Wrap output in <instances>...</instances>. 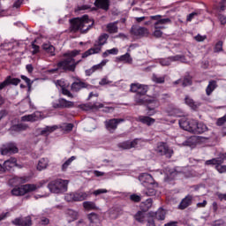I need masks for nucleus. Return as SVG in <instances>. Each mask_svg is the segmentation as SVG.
Instances as JSON below:
<instances>
[{"label": "nucleus", "instance_id": "58", "mask_svg": "<svg viewBox=\"0 0 226 226\" xmlns=\"http://www.w3.org/2000/svg\"><path fill=\"white\" fill-rule=\"evenodd\" d=\"M154 218L155 217L149 215L147 226H156V224H154Z\"/></svg>", "mask_w": 226, "mask_h": 226}, {"label": "nucleus", "instance_id": "26", "mask_svg": "<svg viewBox=\"0 0 226 226\" xmlns=\"http://www.w3.org/2000/svg\"><path fill=\"white\" fill-rule=\"evenodd\" d=\"M40 119V117L36 115V113H33L31 115H26L21 117V121L29 122V123H36Z\"/></svg>", "mask_w": 226, "mask_h": 226}, {"label": "nucleus", "instance_id": "31", "mask_svg": "<svg viewBox=\"0 0 226 226\" xmlns=\"http://www.w3.org/2000/svg\"><path fill=\"white\" fill-rule=\"evenodd\" d=\"M56 130H57V125L46 126L42 131H41V135L48 136L52 133V132H56Z\"/></svg>", "mask_w": 226, "mask_h": 226}, {"label": "nucleus", "instance_id": "19", "mask_svg": "<svg viewBox=\"0 0 226 226\" xmlns=\"http://www.w3.org/2000/svg\"><path fill=\"white\" fill-rule=\"evenodd\" d=\"M131 33L134 34V36H147L149 34V30L146 27H132Z\"/></svg>", "mask_w": 226, "mask_h": 226}, {"label": "nucleus", "instance_id": "8", "mask_svg": "<svg viewBox=\"0 0 226 226\" xmlns=\"http://www.w3.org/2000/svg\"><path fill=\"white\" fill-rule=\"evenodd\" d=\"M0 153L4 156L16 154V153H19V147H17L15 143H6L0 148Z\"/></svg>", "mask_w": 226, "mask_h": 226}, {"label": "nucleus", "instance_id": "4", "mask_svg": "<svg viewBox=\"0 0 226 226\" xmlns=\"http://www.w3.org/2000/svg\"><path fill=\"white\" fill-rule=\"evenodd\" d=\"M45 185V181L41 182V185H36L34 184H26L21 186H16L11 191V195H14V197H22L26 195V193H31V192H36L38 188L41 186H43Z\"/></svg>", "mask_w": 226, "mask_h": 226}, {"label": "nucleus", "instance_id": "51", "mask_svg": "<svg viewBox=\"0 0 226 226\" xmlns=\"http://www.w3.org/2000/svg\"><path fill=\"white\" fill-rule=\"evenodd\" d=\"M88 108L93 110V109H96L98 110V109H103V103H99V104H96V103H94V104H88Z\"/></svg>", "mask_w": 226, "mask_h": 226}, {"label": "nucleus", "instance_id": "56", "mask_svg": "<svg viewBox=\"0 0 226 226\" xmlns=\"http://www.w3.org/2000/svg\"><path fill=\"white\" fill-rule=\"evenodd\" d=\"M153 34L155 38H162V36H163V32L160 29H154Z\"/></svg>", "mask_w": 226, "mask_h": 226}, {"label": "nucleus", "instance_id": "61", "mask_svg": "<svg viewBox=\"0 0 226 226\" xmlns=\"http://www.w3.org/2000/svg\"><path fill=\"white\" fill-rule=\"evenodd\" d=\"M197 15H199L197 12H192L190 13L187 18H186V21L187 22H192V20H193L194 17H197Z\"/></svg>", "mask_w": 226, "mask_h": 226}, {"label": "nucleus", "instance_id": "63", "mask_svg": "<svg viewBox=\"0 0 226 226\" xmlns=\"http://www.w3.org/2000/svg\"><path fill=\"white\" fill-rule=\"evenodd\" d=\"M219 20L222 26H225L226 24V17L224 15H219Z\"/></svg>", "mask_w": 226, "mask_h": 226}, {"label": "nucleus", "instance_id": "50", "mask_svg": "<svg viewBox=\"0 0 226 226\" xmlns=\"http://www.w3.org/2000/svg\"><path fill=\"white\" fill-rule=\"evenodd\" d=\"M215 52H222L223 50V41H219L215 47Z\"/></svg>", "mask_w": 226, "mask_h": 226}, {"label": "nucleus", "instance_id": "32", "mask_svg": "<svg viewBox=\"0 0 226 226\" xmlns=\"http://www.w3.org/2000/svg\"><path fill=\"white\" fill-rule=\"evenodd\" d=\"M83 207H84V209H87V211L98 209V207H96V203H94V201L83 202Z\"/></svg>", "mask_w": 226, "mask_h": 226}, {"label": "nucleus", "instance_id": "54", "mask_svg": "<svg viewBox=\"0 0 226 226\" xmlns=\"http://www.w3.org/2000/svg\"><path fill=\"white\" fill-rule=\"evenodd\" d=\"M62 94H64V96H68L69 98H73L72 92L65 87H62Z\"/></svg>", "mask_w": 226, "mask_h": 226}, {"label": "nucleus", "instance_id": "23", "mask_svg": "<svg viewBox=\"0 0 226 226\" xmlns=\"http://www.w3.org/2000/svg\"><path fill=\"white\" fill-rule=\"evenodd\" d=\"M27 128H29V125H27L26 124H13L12 126H11V128L9 129V132H15L19 133V132H26V130H27Z\"/></svg>", "mask_w": 226, "mask_h": 226}, {"label": "nucleus", "instance_id": "29", "mask_svg": "<svg viewBox=\"0 0 226 226\" xmlns=\"http://www.w3.org/2000/svg\"><path fill=\"white\" fill-rule=\"evenodd\" d=\"M149 216L155 217L157 220H165V211L163 209L157 212H150Z\"/></svg>", "mask_w": 226, "mask_h": 226}, {"label": "nucleus", "instance_id": "39", "mask_svg": "<svg viewBox=\"0 0 226 226\" xmlns=\"http://www.w3.org/2000/svg\"><path fill=\"white\" fill-rule=\"evenodd\" d=\"M119 60H120V61H123L124 63H127L128 64H132V61H133V60L132 59V56H130V53H126V54L121 56L119 57Z\"/></svg>", "mask_w": 226, "mask_h": 226}, {"label": "nucleus", "instance_id": "43", "mask_svg": "<svg viewBox=\"0 0 226 226\" xmlns=\"http://www.w3.org/2000/svg\"><path fill=\"white\" fill-rule=\"evenodd\" d=\"M183 87H186L187 86H192V77L190 75H186L184 78L182 82Z\"/></svg>", "mask_w": 226, "mask_h": 226}, {"label": "nucleus", "instance_id": "15", "mask_svg": "<svg viewBox=\"0 0 226 226\" xmlns=\"http://www.w3.org/2000/svg\"><path fill=\"white\" fill-rule=\"evenodd\" d=\"M195 120H188L186 118H181L178 122L180 128L185 130V132H190L192 133V130L193 128L192 124Z\"/></svg>", "mask_w": 226, "mask_h": 226}, {"label": "nucleus", "instance_id": "47", "mask_svg": "<svg viewBox=\"0 0 226 226\" xmlns=\"http://www.w3.org/2000/svg\"><path fill=\"white\" fill-rule=\"evenodd\" d=\"M139 87H140V84H139V83H132V84L131 85V89H130V91H131L132 93H136V94H137V93L139 92Z\"/></svg>", "mask_w": 226, "mask_h": 226}, {"label": "nucleus", "instance_id": "45", "mask_svg": "<svg viewBox=\"0 0 226 226\" xmlns=\"http://www.w3.org/2000/svg\"><path fill=\"white\" fill-rule=\"evenodd\" d=\"M217 162V165H222L225 160H226V154H220L218 157L215 158Z\"/></svg>", "mask_w": 226, "mask_h": 226}, {"label": "nucleus", "instance_id": "12", "mask_svg": "<svg viewBox=\"0 0 226 226\" xmlns=\"http://www.w3.org/2000/svg\"><path fill=\"white\" fill-rule=\"evenodd\" d=\"M192 125V129L191 131V133L199 135L200 133H204L205 132H207V126L203 123H199L198 121L194 120Z\"/></svg>", "mask_w": 226, "mask_h": 226}, {"label": "nucleus", "instance_id": "27", "mask_svg": "<svg viewBox=\"0 0 226 226\" xmlns=\"http://www.w3.org/2000/svg\"><path fill=\"white\" fill-rule=\"evenodd\" d=\"M216 87H218V84L216 83V80H210L206 88L207 95L211 96L213 91H215Z\"/></svg>", "mask_w": 226, "mask_h": 226}, {"label": "nucleus", "instance_id": "30", "mask_svg": "<svg viewBox=\"0 0 226 226\" xmlns=\"http://www.w3.org/2000/svg\"><path fill=\"white\" fill-rule=\"evenodd\" d=\"M49 167V160L46 158H41L39 160L37 164V170H45Z\"/></svg>", "mask_w": 226, "mask_h": 226}, {"label": "nucleus", "instance_id": "52", "mask_svg": "<svg viewBox=\"0 0 226 226\" xmlns=\"http://www.w3.org/2000/svg\"><path fill=\"white\" fill-rule=\"evenodd\" d=\"M34 43H36V41L32 42V48L34 49V50L32 51V54L34 56V54H38L40 52V46H38Z\"/></svg>", "mask_w": 226, "mask_h": 226}, {"label": "nucleus", "instance_id": "35", "mask_svg": "<svg viewBox=\"0 0 226 226\" xmlns=\"http://www.w3.org/2000/svg\"><path fill=\"white\" fill-rule=\"evenodd\" d=\"M66 215L72 218V222H75V220H79V212L74 211L73 209H67Z\"/></svg>", "mask_w": 226, "mask_h": 226}, {"label": "nucleus", "instance_id": "33", "mask_svg": "<svg viewBox=\"0 0 226 226\" xmlns=\"http://www.w3.org/2000/svg\"><path fill=\"white\" fill-rule=\"evenodd\" d=\"M42 49L45 50V52L50 54V56H56V48L54 46L50 44H43Z\"/></svg>", "mask_w": 226, "mask_h": 226}, {"label": "nucleus", "instance_id": "37", "mask_svg": "<svg viewBox=\"0 0 226 226\" xmlns=\"http://www.w3.org/2000/svg\"><path fill=\"white\" fill-rule=\"evenodd\" d=\"M74 160H77V157L72 156L71 158L64 162V163L62 165L63 172H66V169H68V167L72 165V162H73Z\"/></svg>", "mask_w": 226, "mask_h": 226}, {"label": "nucleus", "instance_id": "34", "mask_svg": "<svg viewBox=\"0 0 226 226\" xmlns=\"http://www.w3.org/2000/svg\"><path fill=\"white\" fill-rule=\"evenodd\" d=\"M107 29H108V33H109L110 34H114L116 33H117L118 31V27L117 23H109L107 25Z\"/></svg>", "mask_w": 226, "mask_h": 226}, {"label": "nucleus", "instance_id": "38", "mask_svg": "<svg viewBox=\"0 0 226 226\" xmlns=\"http://www.w3.org/2000/svg\"><path fill=\"white\" fill-rule=\"evenodd\" d=\"M152 80L155 84H165V76L158 77L156 74H153Z\"/></svg>", "mask_w": 226, "mask_h": 226}, {"label": "nucleus", "instance_id": "60", "mask_svg": "<svg viewBox=\"0 0 226 226\" xmlns=\"http://www.w3.org/2000/svg\"><path fill=\"white\" fill-rule=\"evenodd\" d=\"M40 223L41 225H49V223H50V220L47 217H41Z\"/></svg>", "mask_w": 226, "mask_h": 226}, {"label": "nucleus", "instance_id": "1", "mask_svg": "<svg viewBox=\"0 0 226 226\" xmlns=\"http://www.w3.org/2000/svg\"><path fill=\"white\" fill-rule=\"evenodd\" d=\"M70 24L72 33H77L79 31L81 34H86V33L94 26V19H89V16L85 14L81 18L70 19Z\"/></svg>", "mask_w": 226, "mask_h": 226}, {"label": "nucleus", "instance_id": "7", "mask_svg": "<svg viewBox=\"0 0 226 226\" xmlns=\"http://www.w3.org/2000/svg\"><path fill=\"white\" fill-rule=\"evenodd\" d=\"M156 154L161 156H166V158H172V154H174V150L169 147V145L165 142L157 143V147L155 149Z\"/></svg>", "mask_w": 226, "mask_h": 226}, {"label": "nucleus", "instance_id": "16", "mask_svg": "<svg viewBox=\"0 0 226 226\" xmlns=\"http://www.w3.org/2000/svg\"><path fill=\"white\" fill-rule=\"evenodd\" d=\"M139 144V139H134L132 141L126 140L117 144V147L120 149H132L133 147H137Z\"/></svg>", "mask_w": 226, "mask_h": 226}, {"label": "nucleus", "instance_id": "36", "mask_svg": "<svg viewBox=\"0 0 226 226\" xmlns=\"http://www.w3.org/2000/svg\"><path fill=\"white\" fill-rule=\"evenodd\" d=\"M6 80H8V86L11 85V86H19V84H20V79L19 78H12L11 76H8L6 79Z\"/></svg>", "mask_w": 226, "mask_h": 226}, {"label": "nucleus", "instance_id": "11", "mask_svg": "<svg viewBox=\"0 0 226 226\" xmlns=\"http://www.w3.org/2000/svg\"><path fill=\"white\" fill-rule=\"evenodd\" d=\"M72 107H75V103L64 98L58 99V102H53V109H72Z\"/></svg>", "mask_w": 226, "mask_h": 226}, {"label": "nucleus", "instance_id": "48", "mask_svg": "<svg viewBox=\"0 0 226 226\" xmlns=\"http://www.w3.org/2000/svg\"><path fill=\"white\" fill-rule=\"evenodd\" d=\"M20 79H22V80H24L26 82V84L27 85L28 89H31V86H33V82L31 81V79L29 78H27L26 76L21 75Z\"/></svg>", "mask_w": 226, "mask_h": 226}, {"label": "nucleus", "instance_id": "9", "mask_svg": "<svg viewBox=\"0 0 226 226\" xmlns=\"http://www.w3.org/2000/svg\"><path fill=\"white\" fill-rule=\"evenodd\" d=\"M135 105H151V103H156L158 100L154 97H147L145 95H141L140 94H136L134 96Z\"/></svg>", "mask_w": 226, "mask_h": 226}, {"label": "nucleus", "instance_id": "55", "mask_svg": "<svg viewBox=\"0 0 226 226\" xmlns=\"http://www.w3.org/2000/svg\"><path fill=\"white\" fill-rule=\"evenodd\" d=\"M215 169L217 171H219L220 174H223V172H226V165L218 164L215 166Z\"/></svg>", "mask_w": 226, "mask_h": 226}, {"label": "nucleus", "instance_id": "53", "mask_svg": "<svg viewBox=\"0 0 226 226\" xmlns=\"http://www.w3.org/2000/svg\"><path fill=\"white\" fill-rule=\"evenodd\" d=\"M225 123H226V115H224L221 118H218L216 124H217V126H223V124H225Z\"/></svg>", "mask_w": 226, "mask_h": 226}, {"label": "nucleus", "instance_id": "10", "mask_svg": "<svg viewBox=\"0 0 226 226\" xmlns=\"http://www.w3.org/2000/svg\"><path fill=\"white\" fill-rule=\"evenodd\" d=\"M121 123H124V118H112L105 122V126L108 132L114 133Z\"/></svg>", "mask_w": 226, "mask_h": 226}, {"label": "nucleus", "instance_id": "20", "mask_svg": "<svg viewBox=\"0 0 226 226\" xmlns=\"http://www.w3.org/2000/svg\"><path fill=\"white\" fill-rule=\"evenodd\" d=\"M2 167H4V172H6V170H10V169H13V167H17V158L11 157L4 162Z\"/></svg>", "mask_w": 226, "mask_h": 226}, {"label": "nucleus", "instance_id": "46", "mask_svg": "<svg viewBox=\"0 0 226 226\" xmlns=\"http://www.w3.org/2000/svg\"><path fill=\"white\" fill-rule=\"evenodd\" d=\"M169 61H185V56L184 55H177V56H170L169 58Z\"/></svg>", "mask_w": 226, "mask_h": 226}, {"label": "nucleus", "instance_id": "62", "mask_svg": "<svg viewBox=\"0 0 226 226\" xmlns=\"http://www.w3.org/2000/svg\"><path fill=\"white\" fill-rule=\"evenodd\" d=\"M64 130V132H72L73 130V124H66Z\"/></svg>", "mask_w": 226, "mask_h": 226}, {"label": "nucleus", "instance_id": "6", "mask_svg": "<svg viewBox=\"0 0 226 226\" xmlns=\"http://www.w3.org/2000/svg\"><path fill=\"white\" fill-rule=\"evenodd\" d=\"M107 40H109V34H102L99 36L98 44H94V48H91L85 51L81 56L82 59L89 57V56H93V54H100V52H102V47L107 43Z\"/></svg>", "mask_w": 226, "mask_h": 226}, {"label": "nucleus", "instance_id": "13", "mask_svg": "<svg viewBox=\"0 0 226 226\" xmlns=\"http://www.w3.org/2000/svg\"><path fill=\"white\" fill-rule=\"evenodd\" d=\"M89 87H93V86L84 81H80V79H78V81H75L71 85V91H73L74 93H79L80 89H86Z\"/></svg>", "mask_w": 226, "mask_h": 226}, {"label": "nucleus", "instance_id": "17", "mask_svg": "<svg viewBox=\"0 0 226 226\" xmlns=\"http://www.w3.org/2000/svg\"><path fill=\"white\" fill-rule=\"evenodd\" d=\"M95 8L109 11L110 10V0H95L94 3Z\"/></svg>", "mask_w": 226, "mask_h": 226}, {"label": "nucleus", "instance_id": "49", "mask_svg": "<svg viewBox=\"0 0 226 226\" xmlns=\"http://www.w3.org/2000/svg\"><path fill=\"white\" fill-rule=\"evenodd\" d=\"M130 200H132V202H140V200H142V198L140 196H139L138 194H132L130 196Z\"/></svg>", "mask_w": 226, "mask_h": 226}, {"label": "nucleus", "instance_id": "14", "mask_svg": "<svg viewBox=\"0 0 226 226\" xmlns=\"http://www.w3.org/2000/svg\"><path fill=\"white\" fill-rule=\"evenodd\" d=\"M13 225L17 226H31L33 225V220L31 219V216L26 217H19L12 221Z\"/></svg>", "mask_w": 226, "mask_h": 226}, {"label": "nucleus", "instance_id": "64", "mask_svg": "<svg viewBox=\"0 0 226 226\" xmlns=\"http://www.w3.org/2000/svg\"><path fill=\"white\" fill-rule=\"evenodd\" d=\"M217 197H218L219 200H221V201L226 200V193L217 192Z\"/></svg>", "mask_w": 226, "mask_h": 226}, {"label": "nucleus", "instance_id": "57", "mask_svg": "<svg viewBox=\"0 0 226 226\" xmlns=\"http://www.w3.org/2000/svg\"><path fill=\"white\" fill-rule=\"evenodd\" d=\"M217 161L213 158L211 160H207L205 162V165H215V167H217L218 163L216 162Z\"/></svg>", "mask_w": 226, "mask_h": 226}, {"label": "nucleus", "instance_id": "18", "mask_svg": "<svg viewBox=\"0 0 226 226\" xmlns=\"http://www.w3.org/2000/svg\"><path fill=\"white\" fill-rule=\"evenodd\" d=\"M193 202V196L188 194L185 196L178 205V209H186V207L192 206V203Z\"/></svg>", "mask_w": 226, "mask_h": 226}, {"label": "nucleus", "instance_id": "41", "mask_svg": "<svg viewBox=\"0 0 226 226\" xmlns=\"http://www.w3.org/2000/svg\"><path fill=\"white\" fill-rule=\"evenodd\" d=\"M134 218H135L136 222H139V223H143L144 218H146V216L144 215V211H139L134 215Z\"/></svg>", "mask_w": 226, "mask_h": 226}, {"label": "nucleus", "instance_id": "25", "mask_svg": "<svg viewBox=\"0 0 226 226\" xmlns=\"http://www.w3.org/2000/svg\"><path fill=\"white\" fill-rule=\"evenodd\" d=\"M87 197H89V194L87 192H76L72 196V200H74L75 202H80L82 200H86Z\"/></svg>", "mask_w": 226, "mask_h": 226}, {"label": "nucleus", "instance_id": "42", "mask_svg": "<svg viewBox=\"0 0 226 226\" xmlns=\"http://www.w3.org/2000/svg\"><path fill=\"white\" fill-rule=\"evenodd\" d=\"M90 223H97L99 218L96 213H91L87 215Z\"/></svg>", "mask_w": 226, "mask_h": 226}, {"label": "nucleus", "instance_id": "40", "mask_svg": "<svg viewBox=\"0 0 226 226\" xmlns=\"http://www.w3.org/2000/svg\"><path fill=\"white\" fill-rule=\"evenodd\" d=\"M149 87L146 85H139V87L138 88L137 94H141L143 96H146L147 90Z\"/></svg>", "mask_w": 226, "mask_h": 226}, {"label": "nucleus", "instance_id": "5", "mask_svg": "<svg viewBox=\"0 0 226 226\" xmlns=\"http://www.w3.org/2000/svg\"><path fill=\"white\" fill-rule=\"evenodd\" d=\"M48 188L51 193H64V192H68V180L61 178L53 180L49 183Z\"/></svg>", "mask_w": 226, "mask_h": 226}, {"label": "nucleus", "instance_id": "28", "mask_svg": "<svg viewBox=\"0 0 226 226\" xmlns=\"http://www.w3.org/2000/svg\"><path fill=\"white\" fill-rule=\"evenodd\" d=\"M153 206V199L149 198L145 202H141L139 207L143 213L149 211V208Z\"/></svg>", "mask_w": 226, "mask_h": 226}, {"label": "nucleus", "instance_id": "3", "mask_svg": "<svg viewBox=\"0 0 226 226\" xmlns=\"http://www.w3.org/2000/svg\"><path fill=\"white\" fill-rule=\"evenodd\" d=\"M139 179L143 186L147 188V190L143 192L144 195L147 197H154V195H156L158 183L154 182L153 176L149 173H142L139 176Z\"/></svg>", "mask_w": 226, "mask_h": 226}, {"label": "nucleus", "instance_id": "21", "mask_svg": "<svg viewBox=\"0 0 226 226\" xmlns=\"http://www.w3.org/2000/svg\"><path fill=\"white\" fill-rule=\"evenodd\" d=\"M172 20L169 18L159 19L154 24V27L159 30L165 29V24H170Z\"/></svg>", "mask_w": 226, "mask_h": 226}, {"label": "nucleus", "instance_id": "2", "mask_svg": "<svg viewBox=\"0 0 226 226\" xmlns=\"http://www.w3.org/2000/svg\"><path fill=\"white\" fill-rule=\"evenodd\" d=\"M80 55V49H73L63 54V57H65L58 62L59 68H63V72H75L77 65L82 62V60L75 61L77 56Z\"/></svg>", "mask_w": 226, "mask_h": 226}, {"label": "nucleus", "instance_id": "24", "mask_svg": "<svg viewBox=\"0 0 226 226\" xmlns=\"http://www.w3.org/2000/svg\"><path fill=\"white\" fill-rule=\"evenodd\" d=\"M185 103L188 105V107H191L192 110H197L199 107H200V103L195 102L193 99L190 98V96L186 95L185 98Z\"/></svg>", "mask_w": 226, "mask_h": 226}, {"label": "nucleus", "instance_id": "44", "mask_svg": "<svg viewBox=\"0 0 226 226\" xmlns=\"http://www.w3.org/2000/svg\"><path fill=\"white\" fill-rule=\"evenodd\" d=\"M105 64H107V60H102V63L95 64L92 67V69L94 70V72H97V70H102L103 66H105Z\"/></svg>", "mask_w": 226, "mask_h": 226}, {"label": "nucleus", "instance_id": "59", "mask_svg": "<svg viewBox=\"0 0 226 226\" xmlns=\"http://www.w3.org/2000/svg\"><path fill=\"white\" fill-rule=\"evenodd\" d=\"M109 191H107V189H98V190H95L93 193L95 195V196H98V195H102V193H107Z\"/></svg>", "mask_w": 226, "mask_h": 226}, {"label": "nucleus", "instance_id": "22", "mask_svg": "<svg viewBox=\"0 0 226 226\" xmlns=\"http://www.w3.org/2000/svg\"><path fill=\"white\" fill-rule=\"evenodd\" d=\"M138 120L139 123H142V124H147V126H151L152 124H154L156 123V120L151 117H146V116H139Z\"/></svg>", "mask_w": 226, "mask_h": 226}]
</instances>
